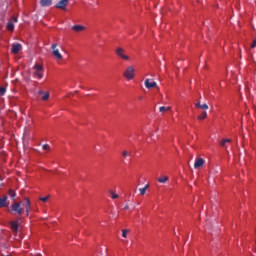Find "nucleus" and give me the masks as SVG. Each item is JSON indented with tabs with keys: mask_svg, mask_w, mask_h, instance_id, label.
I'll return each instance as SVG.
<instances>
[{
	"mask_svg": "<svg viewBox=\"0 0 256 256\" xmlns=\"http://www.w3.org/2000/svg\"><path fill=\"white\" fill-rule=\"evenodd\" d=\"M123 76L127 81H131L135 77V68L133 66H129L123 73Z\"/></svg>",
	"mask_w": 256,
	"mask_h": 256,
	"instance_id": "1",
	"label": "nucleus"
},
{
	"mask_svg": "<svg viewBox=\"0 0 256 256\" xmlns=\"http://www.w3.org/2000/svg\"><path fill=\"white\" fill-rule=\"evenodd\" d=\"M117 57H120V59H123L124 61H129L130 57L125 54V49L118 47L115 51Z\"/></svg>",
	"mask_w": 256,
	"mask_h": 256,
	"instance_id": "2",
	"label": "nucleus"
},
{
	"mask_svg": "<svg viewBox=\"0 0 256 256\" xmlns=\"http://www.w3.org/2000/svg\"><path fill=\"white\" fill-rule=\"evenodd\" d=\"M51 49L53 57L58 59V61H61V59H63V55H61V52H59V49H57V44H52Z\"/></svg>",
	"mask_w": 256,
	"mask_h": 256,
	"instance_id": "3",
	"label": "nucleus"
},
{
	"mask_svg": "<svg viewBox=\"0 0 256 256\" xmlns=\"http://www.w3.org/2000/svg\"><path fill=\"white\" fill-rule=\"evenodd\" d=\"M10 211H14L18 215H23V208H21V203H17V202L13 203L11 205Z\"/></svg>",
	"mask_w": 256,
	"mask_h": 256,
	"instance_id": "4",
	"label": "nucleus"
},
{
	"mask_svg": "<svg viewBox=\"0 0 256 256\" xmlns=\"http://www.w3.org/2000/svg\"><path fill=\"white\" fill-rule=\"evenodd\" d=\"M18 19L17 17L13 16L10 21L7 23L6 29L8 31H14L15 30V23H17Z\"/></svg>",
	"mask_w": 256,
	"mask_h": 256,
	"instance_id": "5",
	"label": "nucleus"
},
{
	"mask_svg": "<svg viewBox=\"0 0 256 256\" xmlns=\"http://www.w3.org/2000/svg\"><path fill=\"white\" fill-rule=\"evenodd\" d=\"M67 5H69V0H60L56 4V9H62V11H67Z\"/></svg>",
	"mask_w": 256,
	"mask_h": 256,
	"instance_id": "6",
	"label": "nucleus"
},
{
	"mask_svg": "<svg viewBox=\"0 0 256 256\" xmlns=\"http://www.w3.org/2000/svg\"><path fill=\"white\" fill-rule=\"evenodd\" d=\"M21 49H23V45H21L19 43H14V44H12L11 53H13V55H17V53H19V51H21Z\"/></svg>",
	"mask_w": 256,
	"mask_h": 256,
	"instance_id": "7",
	"label": "nucleus"
},
{
	"mask_svg": "<svg viewBox=\"0 0 256 256\" xmlns=\"http://www.w3.org/2000/svg\"><path fill=\"white\" fill-rule=\"evenodd\" d=\"M21 205L25 207L26 215L29 216V211H31V201L29 200V198H25V202H22Z\"/></svg>",
	"mask_w": 256,
	"mask_h": 256,
	"instance_id": "8",
	"label": "nucleus"
},
{
	"mask_svg": "<svg viewBox=\"0 0 256 256\" xmlns=\"http://www.w3.org/2000/svg\"><path fill=\"white\" fill-rule=\"evenodd\" d=\"M144 85L146 89H154V87H157V82H150L149 78L145 80Z\"/></svg>",
	"mask_w": 256,
	"mask_h": 256,
	"instance_id": "9",
	"label": "nucleus"
},
{
	"mask_svg": "<svg viewBox=\"0 0 256 256\" xmlns=\"http://www.w3.org/2000/svg\"><path fill=\"white\" fill-rule=\"evenodd\" d=\"M205 165V160L203 158H198L194 163V169H199Z\"/></svg>",
	"mask_w": 256,
	"mask_h": 256,
	"instance_id": "10",
	"label": "nucleus"
},
{
	"mask_svg": "<svg viewBox=\"0 0 256 256\" xmlns=\"http://www.w3.org/2000/svg\"><path fill=\"white\" fill-rule=\"evenodd\" d=\"M195 107H196V109H202V111H207V109H209V105H207V104H201L200 101H198V102L195 104Z\"/></svg>",
	"mask_w": 256,
	"mask_h": 256,
	"instance_id": "11",
	"label": "nucleus"
},
{
	"mask_svg": "<svg viewBox=\"0 0 256 256\" xmlns=\"http://www.w3.org/2000/svg\"><path fill=\"white\" fill-rule=\"evenodd\" d=\"M41 7H51L53 0H40Z\"/></svg>",
	"mask_w": 256,
	"mask_h": 256,
	"instance_id": "12",
	"label": "nucleus"
},
{
	"mask_svg": "<svg viewBox=\"0 0 256 256\" xmlns=\"http://www.w3.org/2000/svg\"><path fill=\"white\" fill-rule=\"evenodd\" d=\"M72 31H75L76 33H81V31H85V26L74 25V26H72Z\"/></svg>",
	"mask_w": 256,
	"mask_h": 256,
	"instance_id": "13",
	"label": "nucleus"
},
{
	"mask_svg": "<svg viewBox=\"0 0 256 256\" xmlns=\"http://www.w3.org/2000/svg\"><path fill=\"white\" fill-rule=\"evenodd\" d=\"M10 227L14 233H17V231H19V223L17 221H12L10 223Z\"/></svg>",
	"mask_w": 256,
	"mask_h": 256,
	"instance_id": "14",
	"label": "nucleus"
},
{
	"mask_svg": "<svg viewBox=\"0 0 256 256\" xmlns=\"http://www.w3.org/2000/svg\"><path fill=\"white\" fill-rule=\"evenodd\" d=\"M7 207V196L0 198V208Z\"/></svg>",
	"mask_w": 256,
	"mask_h": 256,
	"instance_id": "15",
	"label": "nucleus"
},
{
	"mask_svg": "<svg viewBox=\"0 0 256 256\" xmlns=\"http://www.w3.org/2000/svg\"><path fill=\"white\" fill-rule=\"evenodd\" d=\"M207 119V111H203L198 117H197V120L198 121H203Z\"/></svg>",
	"mask_w": 256,
	"mask_h": 256,
	"instance_id": "16",
	"label": "nucleus"
},
{
	"mask_svg": "<svg viewBox=\"0 0 256 256\" xmlns=\"http://www.w3.org/2000/svg\"><path fill=\"white\" fill-rule=\"evenodd\" d=\"M227 143H231V139H223L220 141V147H225L227 145Z\"/></svg>",
	"mask_w": 256,
	"mask_h": 256,
	"instance_id": "17",
	"label": "nucleus"
},
{
	"mask_svg": "<svg viewBox=\"0 0 256 256\" xmlns=\"http://www.w3.org/2000/svg\"><path fill=\"white\" fill-rule=\"evenodd\" d=\"M148 189H149V185H145L143 188H139L140 195H145Z\"/></svg>",
	"mask_w": 256,
	"mask_h": 256,
	"instance_id": "18",
	"label": "nucleus"
},
{
	"mask_svg": "<svg viewBox=\"0 0 256 256\" xmlns=\"http://www.w3.org/2000/svg\"><path fill=\"white\" fill-rule=\"evenodd\" d=\"M159 111L160 113H165L166 111H171V107L160 106Z\"/></svg>",
	"mask_w": 256,
	"mask_h": 256,
	"instance_id": "19",
	"label": "nucleus"
},
{
	"mask_svg": "<svg viewBox=\"0 0 256 256\" xmlns=\"http://www.w3.org/2000/svg\"><path fill=\"white\" fill-rule=\"evenodd\" d=\"M167 181H169L167 176L158 178V183H167Z\"/></svg>",
	"mask_w": 256,
	"mask_h": 256,
	"instance_id": "20",
	"label": "nucleus"
},
{
	"mask_svg": "<svg viewBox=\"0 0 256 256\" xmlns=\"http://www.w3.org/2000/svg\"><path fill=\"white\" fill-rule=\"evenodd\" d=\"M109 193L111 195V199H119V195L115 194V192H113V190H110Z\"/></svg>",
	"mask_w": 256,
	"mask_h": 256,
	"instance_id": "21",
	"label": "nucleus"
},
{
	"mask_svg": "<svg viewBox=\"0 0 256 256\" xmlns=\"http://www.w3.org/2000/svg\"><path fill=\"white\" fill-rule=\"evenodd\" d=\"M34 69L36 70V72H40V71H43V66L39 64H35Z\"/></svg>",
	"mask_w": 256,
	"mask_h": 256,
	"instance_id": "22",
	"label": "nucleus"
},
{
	"mask_svg": "<svg viewBox=\"0 0 256 256\" xmlns=\"http://www.w3.org/2000/svg\"><path fill=\"white\" fill-rule=\"evenodd\" d=\"M8 195L11 197V199H15V197H16V193H15V191H13V190H9L8 191Z\"/></svg>",
	"mask_w": 256,
	"mask_h": 256,
	"instance_id": "23",
	"label": "nucleus"
},
{
	"mask_svg": "<svg viewBox=\"0 0 256 256\" xmlns=\"http://www.w3.org/2000/svg\"><path fill=\"white\" fill-rule=\"evenodd\" d=\"M41 99L42 101H47L49 99V92H45Z\"/></svg>",
	"mask_w": 256,
	"mask_h": 256,
	"instance_id": "24",
	"label": "nucleus"
},
{
	"mask_svg": "<svg viewBox=\"0 0 256 256\" xmlns=\"http://www.w3.org/2000/svg\"><path fill=\"white\" fill-rule=\"evenodd\" d=\"M34 77H37L38 79H43V74L41 72L34 73Z\"/></svg>",
	"mask_w": 256,
	"mask_h": 256,
	"instance_id": "25",
	"label": "nucleus"
},
{
	"mask_svg": "<svg viewBox=\"0 0 256 256\" xmlns=\"http://www.w3.org/2000/svg\"><path fill=\"white\" fill-rule=\"evenodd\" d=\"M6 89H5V87H0V97H3V95H5V93H6Z\"/></svg>",
	"mask_w": 256,
	"mask_h": 256,
	"instance_id": "26",
	"label": "nucleus"
},
{
	"mask_svg": "<svg viewBox=\"0 0 256 256\" xmlns=\"http://www.w3.org/2000/svg\"><path fill=\"white\" fill-rule=\"evenodd\" d=\"M131 153L128 152L127 150L122 151V156L125 157H130Z\"/></svg>",
	"mask_w": 256,
	"mask_h": 256,
	"instance_id": "27",
	"label": "nucleus"
},
{
	"mask_svg": "<svg viewBox=\"0 0 256 256\" xmlns=\"http://www.w3.org/2000/svg\"><path fill=\"white\" fill-rule=\"evenodd\" d=\"M39 199H40V201H43V203H47V201H49V196L40 197Z\"/></svg>",
	"mask_w": 256,
	"mask_h": 256,
	"instance_id": "28",
	"label": "nucleus"
},
{
	"mask_svg": "<svg viewBox=\"0 0 256 256\" xmlns=\"http://www.w3.org/2000/svg\"><path fill=\"white\" fill-rule=\"evenodd\" d=\"M42 149H43L44 151H47V150L51 149V147L49 146V144H44V145L42 146Z\"/></svg>",
	"mask_w": 256,
	"mask_h": 256,
	"instance_id": "29",
	"label": "nucleus"
},
{
	"mask_svg": "<svg viewBox=\"0 0 256 256\" xmlns=\"http://www.w3.org/2000/svg\"><path fill=\"white\" fill-rule=\"evenodd\" d=\"M122 237H127V230H122Z\"/></svg>",
	"mask_w": 256,
	"mask_h": 256,
	"instance_id": "30",
	"label": "nucleus"
},
{
	"mask_svg": "<svg viewBox=\"0 0 256 256\" xmlns=\"http://www.w3.org/2000/svg\"><path fill=\"white\" fill-rule=\"evenodd\" d=\"M44 94H45V92L43 90L38 91V95H44Z\"/></svg>",
	"mask_w": 256,
	"mask_h": 256,
	"instance_id": "31",
	"label": "nucleus"
},
{
	"mask_svg": "<svg viewBox=\"0 0 256 256\" xmlns=\"http://www.w3.org/2000/svg\"><path fill=\"white\" fill-rule=\"evenodd\" d=\"M124 209H125V211L129 210V205L126 204Z\"/></svg>",
	"mask_w": 256,
	"mask_h": 256,
	"instance_id": "32",
	"label": "nucleus"
}]
</instances>
